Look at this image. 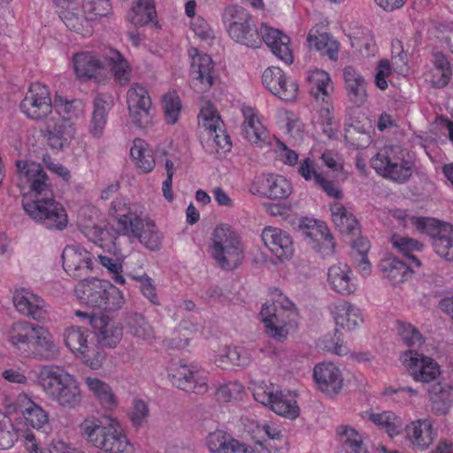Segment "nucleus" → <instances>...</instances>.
<instances>
[{"mask_svg":"<svg viewBox=\"0 0 453 453\" xmlns=\"http://www.w3.org/2000/svg\"><path fill=\"white\" fill-rule=\"evenodd\" d=\"M331 313L336 325L348 331L357 329L364 322L359 308L347 301L334 303Z\"/></svg>","mask_w":453,"mask_h":453,"instance_id":"nucleus-31","label":"nucleus"},{"mask_svg":"<svg viewBox=\"0 0 453 453\" xmlns=\"http://www.w3.org/2000/svg\"><path fill=\"white\" fill-rule=\"evenodd\" d=\"M337 434L347 453H366L363 436L353 427L340 426Z\"/></svg>","mask_w":453,"mask_h":453,"instance_id":"nucleus-49","label":"nucleus"},{"mask_svg":"<svg viewBox=\"0 0 453 453\" xmlns=\"http://www.w3.org/2000/svg\"><path fill=\"white\" fill-rule=\"evenodd\" d=\"M18 439V431L15 430L11 418L0 411V449L12 448Z\"/></svg>","mask_w":453,"mask_h":453,"instance_id":"nucleus-58","label":"nucleus"},{"mask_svg":"<svg viewBox=\"0 0 453 453\" xmlns=\"http://www.w3.org/2000/svg\"><path fill=\"white\" fill-rule=\"evenodd\" d=\"M86 20H99L111 13L110 0H87L82 4Z\"/></svg>","mask_w":453,"mask_h":453,"instance_id":"nucleus-54","label":"nucleus"},{"mask_svg":"<svg viewBox=\"0 0 453 453\" xmlns=\"http://www.w3.org/2000/svg\"><path fill=\"white\" fill-rule=\"evenodd\" d=\"M52 105L55 111H52L50 117H56V119L60 118V119L73 121V119L78 118L81 112L75 101H67L59 96L55 97Z\"/></svg>","mask_w":453,"mask_h":453,"instance_id":"nucleus-53","label":"nucleus"},{"mask_svg":"<svg viewBox=\"0 0 453 453\" xmlns=\"http://www.w3.org/2000/svg\"><path fill=\"white\" fill-rule=\"evenodd\" d=\"M371 165L377 173L395 182H406L412 175V164L405 160L398 145L381 148L371 159Z\"/></svg>","mask_w":453,"mask_h":453,"instance_id":"nucleus-8","label":"nucleus"},{"mask_svg":"<svg viewBox=\"0 0 453 453\" xmlns=\"http://www.w3.org/2000/svg\"><path fill=\"white\" fill-rule=\"evenodd\" d=\"M394 217L402 221L404 227L412 226L430 235L434 251L448 261L453 260V227L450 224L432 218L417 217L403 210H396Z\"/></svg>","mask_w":453,"mask_h":453,"instance_id":"nucleus-5","label":"nucleus"},{"mask_svg":"<svg viewBox=\"0 0 453 453\" xmlns=\"http://www.w3.org/2000/svg\"><path fill=\"white\" fill-rule=\"evenodd\" d=\"M21 205L26 214L35 223L49 230L62 231L68 224V216L64 206L54 195L31 198L24 196Z\"/></svg>","mask_w":453,"mask_h":453,"instance_id":"nucleus-6","label":"nucleus"},{"mask_svg":"<svg viewBox=\"0 0 453 453\" xmlns=\"http://www.w3.org/2000/svg\"><path fill=\"white\" fill-rule=\"evenodd\" d=\"M244 244L241 235L229 225L217 226L211 236L209 253L222 270L233 271L244 259Z\"/></svg>","mask_w":453,"mask_h":453,"instance_id":"nucleus-3","label":"nucleus"},{"mask_svg":"<svg viewBox=\"0 0 453 453\" xmlns=\"http://www.w3.org/2000/svg\"><path fill=\"white\" fill-rule=\"evenodd\" d=\"M390 242L392 246L407 259V263H410V265L416 268L420 267L421 263L414 253L423 250L424 245L422 242L397 234L391 236Z\"/></svg>","mask_w":453,"mask_h":453,"instance_id":"nucleus-41","label":"nucleus"},{"mask_svg":"<svg viewBox=\"0 0 453 453\" xmlns=\"http://www.w3.org/2000/svg\"><path fill=\"white\" fill-rule=\"evenodd\" d=\"M130 154L135 161L136 165L144 173H149L153 170L155 161L150 154L147 143L142 139H135L134 144L130 149Z\"/></svg>","mask_w":453,"mask_h":453,"instance_id":"nucleus-51","label":"nucleus"},{"mask_svg":"<svg viewBox=\"0 0 453 453\" xmlns=\"http://www.w3.org/2000/svg\"><path fill=\"white\" fill-rule=\"evenodd\" d=\"M260 34L261 42H265L274 56L286 64L293 62L290 38L287 35L265 24L261 25Z\"/></svg>","mask_w":453,"mask_h":453,"instance_id":"nucleus-23","label":"nucleus"},{"mask_svg":"<svg viewBox=\"0 0 453 453\" xmlns=\"http://www.w3.org/2000/svg\"><path fill=\"white\" fill-rule=\"evenodd\" d=\"M58 16L61 20L65 23L67 28L73 30L76 33H81L84 28V24L87 21L85 15H80V7L77 4V10L70 8H58Z\"/></svg>","mask_w":453,"mask_h":453,"instance_id":"nucleus-57","label":"nucleus"},{"mask_svg":"<svg viewBox=\"0 0 453 453\" xmlns=\"http://www.w3.org/2000/svg\"><path fill=\"white\" fill-rule=\"evenodd\" d=\"M116 250L115 247V249H111V252L109 254H98L97 260L107 270L115 283L124 285L126 279L122 275L123 258L117 255Z\"/></svg>","mask_w":453,"mask_h":453,"instance_id":"nucleus-46","label":"nucleus"},{"mask_svg":"<svg viewBox=\"0 0 453 453\" xmlns=\"http://www.w3.org/2000/svg\"><path fill=\"white\" fill-rule=\"evenodd\" d=\"M307 41L311 49L313 48L320 54L326 55L330 59H337L339 43L328 34L313 35L310 33Z\"/></svg>","mask_w":453,"mask_h":453,"instance_id":"nucleus-47","label":"nucleus"},{"mask_svg":"<svg viewBox=\"0 0 453 453\" xmlns=\"http://www.w3.org/2000/svg\"><path fill=\"white\" fill-rule=\"evenodd\" d=\"M273 295L277 298L272 304H264L260 314L267 335L281 342L288 335V326L296 316V311L294 303L280 292L275 290Z\"/></svg>","mask_w":453,"mask_h":453,"instance_id":"nucleus-7","label":"nucleus"},{"mask_svg":"<svg viewBox=\"0 0 453 453\" xmlns=\"http://www.w3.org/2000/svg\"><path fill=\"white\" fill-rule=\"evenodd\" d=\"M85 383L104 409L111 410L116 407V396L107 383L96 377H87Z\"/></svg>","mask_w":453,"mask_h":453,"instance_id":"nucleus-43","label":"nucleus"},{"mask_svg":"<svg viewBox=\"0 0 453 453\" xmlns=\"http://www.w3.org/2000/svg\"><path fill=\"white\" fill-rule=\"evenodd\" d=\"M332 220L335 226L342 234H358V223L353 213L339 202H334L330 205Z\"/></svg>","mask_w":453,"mask_h":453,"instance_id":"nucleus-39","label":"nucleus"},{"mask_svg":"<svg viewBox=\"0 0 453 453\" xmlns=\"http://www.w3.org/2000/svg\"><path fill=\"white\" fill-rule=\"evenodd\" d=\"M367 415L369 420L380 428L385 430L390 437L399 434L402 431V419L391 411H383L380 413L367 412Z\"/></svg>","mask_w":453,"mask_h":453,"instance_id":"nucleus-48","label":"nucleus"},{"mask_svg":"<svg viewBox=\"0 0 453 453\" xmlns=\"http://www.w3.org/2000/svg\"><path fill=\"white\" fill-rule=\"evenodd\" d=\"M401 359L415 381L428 383L441 373L439 365L430 357L422 353L404 351Z\"/></svg>","mask_w":453,"mask_h":453,"instance_id":"nucleus-13","label":"nucleus"},{"mask_svg":"<svg viewBox=\"0 0 453 453\" xmlns=\"http://www.w3.org/2000/svg\"><path fill=\"white\" fill-rule=\"evenodd\" d=\"M350 43L353 48L365 57L373 55L375 51L373 38L368 30L365 33H362V35L357 34L351 37Z\"/></svg>","mask_w":453,"mask_h":453,"instance_id":"nucleus-61","label":"nucleus"},{"mask_svg":"<svg viewBox=\"0 0 453 453\" xmlns=\"http://www.w3.org/2000/svg\"><path fill=\"white\" fill-rule=\"evenodd\" d=\"M112 100L105 94L97 95L93 101V112L88 125L89 134L96 139L104 135L108 120V113L112 107Z\"/></svg>","mask_w":453,"mask_h":453,"instance_id":"nucleus-29","label":"nucleus"},{"mask_svg":"<svg viewBox=\"0 0 453 453\" xmlns=\"http://www.w3.org/2000/svg\"><path fill=\"white\" fill-rule=\"evenodd\" d=\"M287 79L288 76L283 73V71L275 66L266 68L262 75L263 84L273 95Z\"/></svg>","mask_w":453,"mask_h":453,"instance_id":"nucleus-60","label":"nucleus"},{"mask_svg":"<svg viewBox=\"0 0 453 453\" xmlns=\"http://www.w3.org/2000/svg\"><path fill=\"white\" fill-rule=\"evenodd\" d=\"M97 342L105 348H115L122 339L121 325L107 316L93 315L90 318Z\"/></svg>","mask_w":453,"mask_h":453,"instance_id":"nucleus-22","label":"nucleus"},{"mask_svg":"<svg viewBox=\"0 0 453 453\" xmlns=\"http://www.w3.org/2000/svg\"><path fill=\"white\" fill-rule=\"evenodd\" d=\"M65 271L73 278L88 275L93 269L92 255L78 245L66 246L62 253Z\"/></svg>","mask_w":453,"mask_h":453,"instance_id":"nucleus-20","label":"nucleus"},{"mask_svg":"<svg viewBox=\"0 0 453 453\" xmlns=\"http://www.w3.org/2000/svg\"><path fill=\"white\" fill-rule=\"evenodd\" d=\"M38 325L27 321L19 320L13 322L6 331V339L13 351L24 357H28L32 342Z\"/></svg>","mask_w":453,"mask_h":453,"instance_id":"nucleus-18","label":"nucleus"},{"mask_svg":"<svg viewBox=\"0 0 453 453\" xmlns=\"http://www.w3.org/2000/svg\"><path fill=\"white\" fill-rule=\"evenodd\" d=\"M380 267L383 277L387 278L394 285L404 282L416 268L410 265V263L401 261L395 257L382 259Z\"/></svg>","mask_w":453,"mask_h":453,"instance_id":"nucleus-38","label":"nucleus"},{"mask_svg":"<svg viewBox=\"0 0 453 453\" xmlns=\"http://www.w3.org/2000/svg\"><path fill=\"white\" fill-rule=\"evenodd\" d=\"M128 109L150 108L151 100L147 89L139 84H133L127 93Z\"/></svg>","mask_w":453,"mask_h":453,"instance_id":"nucleus-56","label":"nucleus"},{"mask_svg":"<svg viewBox=\"0 0 453 453\" xmlns=\"http://www.w3.org/2000/svg\"><path fill=\"white\" fill-rule=\"evenodd\" d=\"M107 280L91 278L81 280L75 288V294L81 303L91 307H103Z\"/></svg>","mask_w":453,"mask_h":453,"instance_id":"nucleus-30","label":"nucleus"},{"mask_svg":"<svg viewBox=\"0 0 453 453\" xmlns=\"http://www.w3.org/2000/svg\"><path fill=\"white\" fill-rule=\"evenodd\" d=\"M111 67L114 79L121 86L127 85L131 81L132 72L127 60L117 50L110 49L105 55Z\"/></svg>","mask_w":453,"mask_h":453,"instance_id":"nucleus-44","label":"nucleus"},{"mask_svg":"<svg viewBox=\"0 0 453 453\" xmlns=\"http://www.w3.org/2000/svg\"><path fill=\"white\" fill-rule=\"evenodd\" d=\"M191 86L196 93L203 94L211 88L214 81V65L211 58L204 53H198L196 49H191Z\"/></svg>","mask_w":453,"mask_h":453,"instance_id":"nucleus-14","label":"nucleus"},{"mask_svg":"<svg viewBox=\"0 0 453 453\" xmlns=\"http://www.w3.org/2000/svg\"><path fill=\"white\" fill-rule=\"evenodd\" d=\"M48 145L53 150H62L74 138L76 128L73 121L49 117L42 130Z\"/></svg>","mask_w":453,"mask_h":453,"instance_id":"nucleus-15","label":"nucleus"},{"mask_svg":"<svg viewBox=\"0 0 453 453\" xmlns=\"http://www.w3.org/2000/svg\"><path fill=\"white\" fill-rule=\"evenodd\" d=\"M253 395L257 402L270 407L276 414L295 419L299 416L296 395L289 390H274L267 386L257 385Z\"/></svg>","mask_w":453,"mask_h":453,"instance_id":"nucleus-10","label":"nucleus"},{"mask_svg":"<svg viewBox=\"0 0 453 453\" xmlns=\"http://www.w3.org/2000/svg\"><path fill=\"white\" fill-rule=\"evenodd\" d=\"M16 165L19 186L28 185L31 198L54 195L51 181L40 164L18 160Z\"/></svg>","mask_w":453,"mask_h":453,"instance_id":"nucleus-11","label":"nucleus"},{"mask_svg":"<svg viewBox=\"0 0 453 453\" xmlns=\"http://www.w3.org/2000/svg\"><path fill=\"white\" fill-rule=\"evenodd\" d=\"M81 435L94 447L108 453H134L119 422L107 418L102 425L98 420L86 419L81 424Z\"/></svg>","mask_w":453,"mask_h":453,"instance_id":"nucleus-4","label":"nucleus"},{"mask_svg":"<svg viewBox=\"0 0 453 453\" xmlns=\"http://www.w3.org/2000/svg\"><path fill=\"white\" fill-rule=\"evenodd\" d=\"M261 238L265 245L279 259H288L293 256V242L286 231L277 227L267 226L263 230Z\"/></svg>","mask_w":453,"mask_h":453,"instance_id":"nucleus-24","label":"nucleus"},{"mask_svg":"<svg viewBox=\"0 0 453 453\" xmlns=\"http://www.w3.org/2000/svg\"><path fill=\"white\" fill-rule=\"evenodd\" d=\"M90 332L88 328L73 326L65 330L64 341L66 347L77 357L86 353L88 348V338Z\"/></svg>","mask_w":453,"mask_h":453,"instance_id":"nucleus-42","label":"nucleus"},{"mask_svg":"<svg viewBox=\"0 0 453 453\" xmlns=\"http://www.w3.org/2000/svg\"><path fill=\"white\" fill-rule=\"evenodd\" d=\"M76 75L81 79H91L104 69V63L91 52H80L73 57Z\"/></svg>","mask_w":453,"mask_h":453,"instance_id":"nucleus-40","label":"nucleus"},{"mask_svg":"<svg viewBox=\"0 0 453 453\" xmlns=\"http://www.w3.org/2000/svg\"><path fill=\"white\" fill-rule=\"evenodd\" d=\"M111 214L116 220L117 231L127 236L131 241L137 239L141 244L150 250H158L163 234L155 223L138 216L127 206L124 199L116 198L111 206Z\"/></svg>","mask_w":453,"mask_h":453,"instance_id":"nucleus-1","label":"nucleus"},{"mask_svg":"<svg viewBox=\"0 0 453 453\" xmlns=\"http://www.w3.org/2000/svg\"><path fill=\"white\" fill-rule=\"evenodd\" d=\"M428 395L431 411L435 415H446L453 405V388L446 384L432 385Z\"/></svg>","mask_w":453,"mask_h":453,"instance_id":"nucleus-37","label":"nucleus"},{"mask_svg":"<svg viewBox=\"0 0 453 453\" xmlns=\"http://www.w3.org/2000/svg\"><path fill=\"white\" fill-rule=\"evenodd\" d=\"M397 329L403 344L410 349L408 351L418 352V349L424 343V338L419 331L411 324L403 322L397 324Z\"/></svg>","mask_w":453,"mask_h":453,"instance_id":"nucleus-55","label":"nucleus"},{"mask_svg":"<svg viewBox=\"0 0 453 453\" xmlns=\"http://www.w3.org/2000/svg\"><path fill=\"white\" fill-rule=\"evenodd\" d=\"M343 77L349 100L357 106L363 105L367 98L364 77L352 66L343 69Z\"/></svg>","mask_w":453,"mask_h":453,"instance_id":"nucleus-33","label":"nucleus"},{"mask_svg":"<svg viewBox=\"0 0 453 453\" xmlns=\"http://www.w3.org/2000/svg\"><path fill=\"white\" fill-rule=\"evenodd\" d=\"M210 453H256L223 430L210 433L206 438Z\"/></svg>","mask_w":453,"mask_h":453,"instance_id":"nucleus-27","label":"nucleus"},{"mask_svg":"<svg viewBox=\"0 0 453 453\" xmlns=\"http://www.w3.org/2000/svg\"><path fill=\"white\" fill-rule=\"evenodd\" d=\"M406 437L411 446L417 450L426 449L434 441L436 434L426 419H418L406 426Z\"/></svg>","mask_w":453,"mask_h":453,"instance_id":"nucleus-32","label":"nucleus"},{"mask_svg":"<svg viewBox=\"0 0 453 453\" xmlns=\"http://www.w3.org/2000/svg\"><path fill=\"white\" fill-rule=\"evenodd\" d=\"M244 122L242 131L246 139L252 144L261 146L268 137L266 128L262 125L255 111L251 107H243Z\"/></svg>","mask_w":453,"mask_h":453,"instance_id":"nucleus-35","label":"nucleus"},{"mask_svg":"<svg viewBox=\"0 0 453 453\" xmlns=\"http://www.w3.org/2000/svg\"><path fill=\"white\" fill-rule=\"evenodd\" d=\"M223 22L232 40L250 48L261 44V34L251 16L238 6H228L223 12Z\"/></svg>","mask_w":453,"mask_h":453,"instance_id":"nucleus-9","label":"nucleus"},{"mask_svg":"<svg viewBox=\"0 0 453 453\" xmlns=\"http://www.w3.org/2000/svg\"><path fill=\"white\" fill-rule=\"evenodd\" d=\"M310 94L318 104L319 101H326L334 91L332 80L327 73L316 69L311 71L307 77Z\"/></svg>","mask_w":453,"mask_h":453,"instance_id":"nucleus-36","label":"nucleus"},{"mask_svg":"<svg viewBox=\"0 0 453 453\" xmlns=\"http://www.w3.org/2000/svg\"><path fill=\"white\" fill-rule=\"evenodd\" d=\"M432 63L433 66L426 73L425 79L433 88H442L449 84L452 75L450 64L440 52L434 54Z\"/></svg>","mask_w":453,"mask_h":453,"instance_id":"nucleus-34","label":"nucleus"},{"mask_svg":"<svg viewBox=\"0 0 453 453\" xmlns=\"http://www.w3.org/2000/svg\"><path fill=\"white\" fill-rule=\"evenodd\" d=\"M198 119L199 125L207 132L209 141H212L216 146L222 150L230 147V138L223 129L220 116L210 103H206L202 107Z\"/></svg>","mask_w":453,"mask_h":453,"instance_id":"nucleus-19","label":"nucleus"},{"mask_svg":"<svg viewBox=\"0 0 453 453\" xmlns=\"http://www.w3.org/2000/svg\"><path fill=\"white\" fill-rule=\"evenodd\" d=\"M31 352L28 357L39 360L51 361L59 356V349L52 334L44 327L38 326L32 342Z\"/></svg>","mask_w":453,"mask_h":453,"instance_id":"nucleus-28","label":"nucleus"},{"mask_svg":"<svg viewBox=\"0 0 453 453\" xmlns=\"http://www.w3.org/2000/svg\"><path fill=\"white\" fill-rule=\"evenodd\" d=\"M86 237L92 242L97 244L99 247L106 250L108 253L111 252V249H115V243H104L105 240L109 236V233L107 230L98 226H93L91 227H88L85 230Z\"/></svg>","mask_w":453,"mask_h":453,"instance_id":"nucleus-62","label":"nucleus"},{"mask_svg":"<svg viewBox=\"0 0 453 453\" xmlns=\"http://www.w3.org/2000/svg\"><path fill=\"white\" fill-rule=\"evenodd\" d=\"M27 401V406L22 410V415L26 424L35 429L42 428L48 424L49 418L46 411L38 404L27 398L26 395L19 396V402Z\"/></svg>","mask_w":453,"mask_h":453,"instance_id":"nucleus-50","label":"nucleus"},{"mask_svg":"<svg viewBox=\"0 0 453 453\" xmlns=\"http://www.w3.org/2000/svg\"><path fill=\"white\" fill-rule=\"evenodd\" d=\"M250 192L270 199H284L292 193L290 182L281 175L262 174L256 177Z\"/></svg>","mask_w":453,"mask_h":453,"instance_id":"nucleus-17","label":"nucleus"},{"mask_svg":"<svg viewBox=\"0 0 453 453\" xmlns=\"http://www.w3.org/2000/svg\"><path fill=\"white\" fill-rule=\"evenodd\" d=\"M20 109L28 118L35 120L44 119L45 122L53 110L48 88L39 82L31 84L20 103Z\"/></svg>","mask_w":453,"mask_h":453,"instance_id":"nucleus-12","label":"nucleus"},{"mask_svg":"<svg viewBox=\"0 0 453 453\" xmlns=\"http://www.w3.org/2000/svg\"><path fill=\"white\" fill-rule=\"evenodd\" d=\"M17 311L36 321H42L47 316V304L39 296L26 288L17 289L12 296Z\"/></svg>","mask_w":453,"mask_h":453,"instance_id":"nucleus-21","label":"nucleus"},{"mask_svg":"<svg viewBox=\"0 0 453 453\" xmlns=\"http://www.w3.org/2000/svg\"><path fill=\"white\" fill-rule=\"evenodd\" d=\"M163 108L167 123L175 124L181 110V103L176 92H169L164 96Z\"/></svg>","mask_w":453,"mask_h":453,"instance_id":"nucleus-59","label":"nucleus"},{"mask_svg":"<svg viewBox=\"0 0 453 453\" xmlns=\"http://www.w3.org/2000/svg\"><path fill=\"white\" fill-rule=\"evenodd\" d=\"M156 10L152 0H137L127 14V19L135 27H143L153 20Z\"/></svg>","mask_w":453,"mask_h":453,"instance_id":"nucleus-45","label":"nucleus"},{"mask_svg":"<svg viewBox=\"0 0 453 453\" xmlns=\"http://www.w3.org/2000/svg\"><path fill=\"white\" fill-rule=\"evenodd\" d=\"M313 377L318 388L328 394H338L342 387V375L338 367L333 363H321L313 370Z\"/></svg>","mask_w":453,"mask_h":453,"instance_id":"nucleus-25","label":"nucleus"},{"mask_svg":"<svg viewBox=\"0 0 453 453\" xmlns=\"http://www.w3.org/2000/svg\"><path fill=\"white\" fill-rule=\"evenodd\" d=\"M103 307L109 310H116L124 303L122 292L111 282L107 281L105 295H104Z\"/></svg>","mask_w":453,"mask_h":453,"instance_id":"nucleus-63","label":"nucleus"},{"mask_svg":"<svg viewBox=\"0 0 453 453\" xmlns=\"http://www.w3.org/2000/svg\"><path fill=\"white\" fill-rule=\"evenodd\" d=\"M37 380L47 396L64 408H74L81 401V392L77 380L64 368L43 365Z\"/></svg>","mask_w":453,"mask_h":453,"instance_id":"nucleus-2","label":"nucleus"},{"mask_svg":"<svg viewBox=\"0 0 453 453\" xmlns=\"http://www.w3.org/2000/svg\"><path fill=\"white\" fill-rule=\"evenodd\" d=\"M127 327L129 334L134 337L150 341L155 337L152 326L145 318L138 313L132 314L127 319Z\"/></svg>","mask_w":453,"mask_h":453,"instance_id":"nucleus-52","label":"nucleus"},{"mask_svg":"<svg viewBox=\"0 0 453 453\" xmlns=\"http://www.w3.org/2000/svg\"><path fill=\"white\" fill-rule=\"evenodd\" d=\"M131 122L139 128H146L152 123V108L128 109Z\"/></svg>","mask_w":453,"mask_h":453,"instance_id":"nucleus-64","label":"nucleus"},{"mask_svg":"<svg viewBox=\"0 0 453 453\" xmlns=\"http://www.w3.org/2000/svg\"><path fill=\"white\" fill-rule=\"evenodd\" d=\"M170 375L173 384L184 391L202 394L207 390L206 378L196 366H188L182 362L173 364Z\"/></svg>","mask_w":453,"mask_h":453,"instance_id":"nucleus-16","label":"nucleus"},{"mask_svg":"<svg viewBox=\"0 0 453 453\" xmlns=\"http://www.w3.org/2000/svg\"><path fill=\"white\" fill-rule=\"evenodd\" d=\"M327 282L334 291L342 296L351 295L357 289L352 271L346 264H337L329 267Z\"/></svg>","mask_w":453,"mask_h":453,"instance_id":"nucleus-26","label":"nucleus"}]
</instances>
